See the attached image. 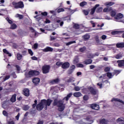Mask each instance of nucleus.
<instances>
[{"label":"nucleus","instance_id":"f257e3e1","mask_svg":"<svg viewBox=\"0 0 124 124\" xmlns=\"http://www.w3.org/2000/svg\"><path fill=\"white\" fill-rule=\"evenodd\" d=\"M72 96V93H70L67 95L66 96L64 97L62 100H60L59 101L58 99H55L53 103V106H57L58 107V110L60 112H62L65 108V104H63V100L64 99L66 101H68V99Z\"/></svg>","mask_w":124,"mask_h":124},{"label":"nucleus","instance_id":"f03ea898","mask_svg":"<svg viewBox=\"0 0 124 124\" xmlns=\"http://www.w3.org/2000/svg\"><path fill=\"white\" fill-rule=\"evenodd\" d=\"M52 100L45 99L42 100L41 102L36 106L37 110L41 111L45 107V110H47V106H50L52 103Z\"/></svg>","mask_w":124,"mask_h":124},{"label":"nucleus","instance_id":"7ed1b4c3","mask_svg":"<svg viewBox=\"0 0 124 124\" xmlns=\"http://www.w3.org/2000/svg\"><path fill=\"white\" fill-rule=\"evenodd\" d=\"M12 4L16 9L18 8H24V3L22 1H19L18 2H13Z\"/></svg>","mask_w":124,"mask_h":124},{"label":"nucleus","instance_id":"20e7f679","mask_svg":"<svg viewBox=\"0 0 124 124\" xmlns=\"http://www.w3.org/2000/svg\"><path fill=\"white\" fill-rule=\"evenodd\" d=\"M121 73V71L119 70H115L112 73H109V79H111V78H113V77L114 75H119Z\"/></svg>","mask_w":124,"mask_h":124},{"label":"nucleus","instance_id":"39448f33","mask_svg":"<svg viewBox=\"0 0 124 124\" xmlns=\"http://www.w3.org/2000/svg\"><path fill=\"white\" fill-rule=\"evenodd\" d=\"M50 70V66L45 65L42 67V71L44 74H46V73H49Z\"/></svg>","mask_w":124,"mask_h":124},{"label":"nucleus","instance_id":"423d86ee","mask_svg":"<svg viewBox=\"0 0 124 124\" xmlns=\"http://www.w3.org/2000/svg\"><path fill=\"white\" fill-rule=\"evenodd\" d=\"M89 92H90L91 93V94H94L95 95L96 93H97L98 91L96 90V89H93V87H89L88 88Z\"/></svg>","mask_w":124,"mask_h":124},{"label":"nucleus","instance_id":"0eeeda50","mask_svg":"<svg viewBox=\"0 0 124 124\" xmlns=\"http://www.w3.org/2000/svg\"><path fill=\"white\" fill-rule=\"evenodd\" d=\"M39 72L37 71H30L29 72V75L30 76H37V75H39Z\"/></svg>","mask_w":124,"mask_h":124},{"label":"nucleus","instance_id":"6e6552de","mask_svg":"<svg viewBox=\"0 0 124 124\" xmlns=\"http://www.w3.org/2000/svg\"><path fill=\"white\" fill-rule=\"evenodd\" d=\"M100 5H99V4H97L94 6V7H93V8L91 9L90 14L91 15H93V14H94V12H95V10L96 9V8H97V7H99Z\"/></svg>","mask_w":124,"mask_h":124},{"label":"nucleus","instance_id":"1a4fd4ad","mask_svg":"<svg viewBox=\"0 0 124 124\" xmlns=\"http://www.w3.org/2000/svg\"><path fill=\"white\" fill-rule=\"evenodd\" d=\"M111 101L112 102H113V101H115V102H120V103H122V104H123V105H124V101H123V100H121L120 99L113 98L111 99Z\"/></svg>","mask_w":124,"mask_h":124},{"label":"nucleus","instance_id":"9d476101","mask_svg":"<svg viewBox=\"0 0 124 124\" xmlns=\"http://www.w3.org/2000/svg\"><path fill=\"white\" fill-rule=\"evenodd\" d=\"M91 108L92 109H93V110H99V106L98 105L93 104L91 105Z\"/></svg>","mask_w":124,"mask_h":124},{"label":"nucleus","instance_id":"9b49d317","mask_svg":"<svg viewBox=\"0 0 124 124\" xmlns=\"http://www.w3.org/2000/svg\"><path fill=\"white\" fill-rule=\"evenodd\" d=\"M69 65H70L69 62H65L62 64V68H63L64 69H65L66 68H68V67H69Z\"/></svg>","mask_w":124,"mask_h":124},{"label":"nucleus","instance_id":"f8f14e48","mask_svg":"<svg viewBox=\"0 0 124 124\" xmlns=\"http://www.w3.org/2000/svg\"><path fill=\"white\" fill-rule=\"evenodd\" d=\"M53 48L50 47V46H47L45 49H43V52H53Z\"/></svg>","mask_w":124,"mask_h":124},{"label":"nucleus","instance_id":"ddd939ff","mask_svg":"<svg viewBox=\"0 0 124 124\" xmlns=\"http://www.w3.org/2000/svg\"><path fill=\"white\" fill-rule=\"evenodd\" d=\"M23 94L25 95V96H30V90L28 89H24L23 90Z\"/></svg>","mask_w":124,"mask_h":124},{"label":"nucleus","instance_id":"4468645a","mask_svg":"<svg viewBox=\"0 0 124 124\" xmlns=\"http://www.w3.org/2000/svg\"><path fill=\"white\" fill-rule=\"evenodd\" d=\"M33 83L35 84V85H38L39 84V82H40V79L38 78H35L33 79Z\"/></svg>","mask_w":124,"mask_h":124},{"label":"nucleus","instance_id":"2eb2a0df","mask_svg":"<svg viewBox=\"0 0 124 124\" xmlns=\"http://www.w3.org/2000/svg\"><path fill=\"white\" fill-rule=\"evenodd\" d=\"M124 17V15L121 13L118 14L114 17L115 20H120V19H122Z\"/></svg>","mask_w":124,"mask_h":124},{"label":"nucleus","instance_id":"dca6fc26","mask_svg":"<svg viewBox=\"0 0 124 124\" xmlns=\"http://www.w3.org/2000/svg\"><path fill=\"white\" fill-rule=\"evenodd\" d=\"M117 62L118 63L119 67L124 66V60H118Z\"/></svg>","mask_w":124,"mask_h":124},{"label":"nucleus","instance_id":"f3484780","mask_svg":"<svg viewBox=\"0 0 124 124\" xmlns=\"http://www.w3.org/2000/svg\"><path fill=\"white\" fill-rule=\"evenodd\" d=\"M117 48H124V42L116 44Z\"/></svg>","mask_w":124,"mask_h":124},{"label":"nucleus","instance_id":"a211bd4d","mask_svg":"<svg viewBox=\"0 0 124 124\" xmlns=\"http://www.w3.org/2000/svg\"><path fill=\"white\" fill-rule=\"evenodd\" d=\"M105 6H106V8H105L103 10V11L104 12H108L109 11V3L107 2L105 3Z\"/></svg>","mask_w":124,"mask_h":124},{"label":"nucleus","instance_id":"6ab92c4d","mask_svg":"<svg viewBox=\"0 0 124 124\" xmlns=\"http://www.w3.org/2000/svg\"><path fill=\"white\" fill-rule=\"evenodd\" d=\"M90 37H91V36L90 35H89V34H86L85 35L82 36V38L85 41L90 39Z\"/></svg>","mask_w":124,"mask_h":124},{"label":"nucleus","instance_id":"aec40b11","mask_svg":"<svg viewBox=\"0 0 124 124\" xmlns=\"http://www.w3.org/2000/svg\"><path fill=\"white\" fill-rule=\"evenodd\" d=\"M123 32H124V31H113L111 32V34H112V35H116V34L123 33Z\"/></svg>","mask_w":124,"mask_h":124},{"label":"nucleus","instance_id":"412c9836","mask_svg":"<svg viewBox=\"0 0 124 124\" xmlns=\"http://www.w3.org/2000/svg\"><path fill=\"white\" fill-rule=\"evenodd\" d=\"M73 95L75 97H80V96H82V93L80 92H76L74 93Z\"/></svg>","mask_w":124,"mask_h":124},{"label":"nucleus","instance_id":"4be33fe9","mask_svg":"<svg viewBox=\"0 0 124 124\" xmlns=\"http://www.w3.org/2000/svg\"><path fill=\"white\" fill-rule=\"evenodd\" d=\"M11 102L14 103L16 102V94H15L12 95V97L10 99Z\"/></svg>","mask_w":124,"mask_h":124},{"label":"nucleus","instance_id":"5701e85b","mask_svg":"<svg viewBox=\"0 0 124 124\" xmlns=\"http://www.w3.org/2000/svg\"><path fill=\"white\" fill-rule=\"evenodd\" d=\"M93 62V60L92 59L86 60L84 62L85 64H91Z\"/></svg>","mask_w":124,"mask_h":124},{"label":"nucleus","instance_id":"b1692460","mask_svg":"<svg viewBox=\"0 0 124 124\" xmlns=\"http://www.w3.org/2000/svg\"><path fill=\"white\" fill-rule=\"evenodd\" d=\"M100 123L102 124H108V120L105 119H103L100 121Z\"/></svg>","mask_w":124,"mask_h":124},{"label":"nucleus","instance_id":"393cba45","mask_svg":"<svg viewBox=\"0 0 124 124\" xmlns=\"http://www.w3.org/2000/svg\"><path fill=\"white\" fill-rule=\"evenodd\" d=\"M59 82H60V79H59V78H57L56 79H53L51 80L50 83L51 84H56V83H59Z\"/></svg>","mask_w":124,"mask_h":124},{"label":"nucleus","instance_id":"a878e982","mask_svg":"<svg viewBox=\"0 0 124 124\" xmlns=\"http://www.w3.org/2000/svg\"><path fill=\"white\" fill-rule=\"evenodd\" d=\"M3 52L4 53V54H6V55H8L9 57H11L12 55L6 50V49H3Z\"/></svg>","mask_w":124,"mask_h":124},{"label":"nucleus","instance_id":"bb28decb","mask_svg":"<svg viewBox=\"0 0 124 124\" xmlns=\"http://www.w3.org/2000/svg\"><path fill=\"white\" fill-rule=\"evenodd\" d=\"M15 17L16 18H19V19L21 20L24 18V16L17 14L15 16Z\"/></svg>","mask_w":124,"mask_h":124},{"label":"nucleus","instance_id":"cd10ccee","mask_svg":"<svg viewBox=\"0 0 124 124\" xmlns=\"http://www.w3.org/2000/svg\"><path fill=\"white\" fill-rule=\"evenodd\" d=\"M17 59L18 61L22 60V58H23V55L20 53H17L16 56Z\"/></svg>","mask_w":124,"mask_h":124},{"label":"nucleus","instance_id":"c85d7f7f","mask_svg":"<svg viewBox=\"0 0 124 124\" xmlns=\"http://www.w3.org/2000/svg\"><path fill=\"white\" fill-rule=\"evenodd\" d=\"M11 30H15L17 29V25L16 24H13L11 25L10 27Z\"/></svg>","mask_w":124,"mask_h":124},{"label":"nucleus","instance_id":"c756f323","mask_svg":"<svg viewBox=\"0 0 124 124\" xmlns=\"http://www.w3.org/2000/svg\"><path fill=\"white\" fill-rule=\"evenodd\" d=\"M22 109L24 111H28V110H29V109H30V106H29L28 105H25L23 107Z\"/></svg>","mask_w":124,"mask_h":124},{"label":"nucleus","instance_id":"7c9ffc66","mask_svg":"<svg viewBox=\"0 0 124 124\" xmlns=\"http://www.w3.org/2000/svg\"><path fill=\"white\" fill-rule=\"evenodd\" d=\"M76 43V41H70L68 43H66L65 44L66 46H69V45H71V44H75Z\"/></svg>","mask_w":124,"mask_h":124},{"label":"nucleus","instance_id":"2f4dec72","mask_svg":"<svg viewBox=\"0 0 124 124\" xmlns=\"http://www.w3.org/2000/svg\"><path fill=\"white\" fill-rule=\"evenodd\" d=\"M94 57H95L94 54H93L92 53L88 54L87 55V58L89 59H93Z\"/></svg>","mask_w":124,"mask_h":124},{"label":"nucleus","instance_id":"473e14b6","mask_svg":"<svg viewBox=\"0 0 124 124\" xmlns=\"http://www.w3.org/2000/svg\"><path fill=\"white\" fill-rule=\"evenodd\" d=\"M74 81H75V78H74L73 77L70 78H69V79L67 80V82H68V83L74 82Z\"/></svg>","mask_w":124,"mask_h":124},{"label":"nucleus","instance_id":"72a5a7b5","mask_svg":"<svg viewBox=\"0 0 124 124\" xmlns=\"http://www.w3.org/2000/svg\"><path fill=\"white\" fill-rule=\"evenodd\" d=\"M87 2H86V1H83V2H81L80 3L79 5H80V6H81V7H84L85 5H87Z\"/></svg>","mask_w":124,"mask_h":124},{"label":"nucleus","instance_id":"f704fd0d","mask_svg":"<svg viewBox=\"0 0 124 124\" xmlns=\"http://www.w3.org/2000/svg\"><path fill=\"white\" fill-rule=\"evenodd\" d=\"M73 28L74 29H76V30H78V29L80 28V25H79V24H74L73 25Z\"/></svg>","mask_w":124,"mask_h":124},{"label":"nucleus","instance_id":"c9c22d12","mask_svg":"<svg viewBox=\"0 0 124 124\" xmlns=\"http://www.w3.org/2000/svg\"><path fill=\"white\" fill-rule=\"evenodd\" d=\"M82 12H83L84 15L87 16V15H89V13H90V11L83 10H82Z\"/></svg>","mask_w":124,"mask_h":124},{"label":"nucleus","instance_id":"e433bc0d","mask_svg":"<svg viewBox=\"0 0 124 124\" xmlns=\"http://www.w3.org/2000/svg\"><path fill=\"white\" fill-rule=\"evenodd\" d=\"M102 10H103V8L99 7V8H97V9L96 10V12H97V13H99V12H101V11H102Z\"/></svg>","mask_w":124,"mask_h":124},{"label":"nucleus","instance_id":"4c0bfd02","mask_svg":"<svg viewBox=\"0 0 124 124\" xmlns=\"http://www.w3.org/2000/svg\"><path fill=\"white\" fill-rule=\"evenodd\" d=\"M114 57L115 59H117V60H119V59H121V58H122L123 56L122 55V54H118Z\"/></svg>","mask_w":124,"mask_h":124},{"label":"nucleus","instance_id":"58836bf2","mask_svg":"<svg viewBox=\"0 0 124 124\" xmlns=\"http://www.w3.org/2000/svg\"><path fill=\"white\" fill-rule=\"evenodd\" d=\"M110 16L111 17H115V16H116V11H112L110 12Z\"/></svg>","mask_w":124,"mask_h":124},{"label":"nucleus","instance_id":"ea45409f","mask_svg":"<svg viewBox=\"0 0 124 124\" xmlns=\"http://www.w3.org/2000/svg\"><path fill=\"white\" fill-rule=\"evenodd\" d=\"M94 39H95L96 43H99V37L98 36H95Z\"/></svg>","mask_w":124,"mask_h":124},{"label":"nucleus","instance_id":"a19ab883","mask_svg":"<svg viewBox=\"0 0 124 124\" xmlns=\"http://www.w3.org/2000/svg\"><path fill=\"white\" fill-rule=\"evenodd\" d=\"M74 89L76 92H79L81 90V88L78 86H75Z\"/></svg>","mask_w":124,"mask_h":124},{"label":"nucleus","instance_id":"79ce46f5","mask_svg":"<svg viewBox=\"0 0 124 124\" xmlns=\"http://www.w3.org/2000/svg\"><path fill=\"white\" fill-rule=\"evenodd\" d=\"M79 62V58H76L74 59L73 61V63H77Z\"/></svg>","mask_w":124,"mask_h":124},{"label":"nucleus","instance_id":"37998d69","mask_svg":"<svg viewBox=\"0 0 124 124\" xmlns=\"http://www.w3.org/2000/svg\"><path fill=\"white\" fill-rule=\"evenodd\" d=\"M64 12V9L63 8H60L58 9L57 10L58 13H61V12Z\"/></svg>","mask_w":124,"mask_h":124},{"label":"nucleus","instance_id":"c03bdc74","mask_svg":"<svg viewBox=\"0 0 124 124\" xmlns=\"http://www.w3.org/2000/svg\"><path fill=\"white\" fill-rule=\"evenodd\" d=\"M86 47L83 46V47L79 48V51L81 52H85V51H86Z\"/></svg>","mask_w":124,"mask_h":124},{"label":"nucleus","instance_id":"a18cd8bd","mask_svg":"<svg viewBox=\"0 0 124 124\" xmlns=\"http://www.w3.org/2000/svg\"><path fill=\"white\" fill-rule=\"evenodd\" d=\"M29 54L31 55V56H33V52L31 49H28Z\"/></svg>","mask_w":124,"mask_h":124},{"label":"nucleus","instance_id":"49530a36","mask_svg":"<svg viewBox=\"0 0 124 124\" xmlns=\"http://www.w3.org/2000/svg\"><path fill=\"white\" fill-rule=\"evenodd\" d=\"M2 114L4 116H5V117H7V116H8V113L5 110L3 111Z\"/></svg>","mask_w":124,"mask_h":124},{"label":"nucleus","instance_id":"de8ad7c7","mask_svg":"<svg viewBox=\"0 0 124 124\" xmlns=\"http://www.w3.org/2000/svg\"><path fill=\"white\" fill-rule=\"evenodd\" d=\"M56 65H58V66H60L61 65H62V62H58L56 63Z\"/></svg>","mask_w":124,"mask_h":124},{"label":"nucleus","instance_id":"09e8293b","mask_svg":"<svg viewBox=\"0 0 124 124\" xmlns=\"http://www.w3.org/2000/svg\"><path fill=\"white\" fill-rule=\"evenodd\" d=\"M41 15H43V16H47L48 15V13L46 12H42Z\"/></svg>","mask_w":124,"mask_h":124},{"label":"nucleus","instance_id":"8fccbe9b","mask_svg":"<svg viewBox=\"0 0 124 124\" xmlns=\"http://www.w3.org/2000/svg\"><path fill=\"white\" fill-rule=\"evenodd\" d=\"M37 103V100H35L34 101V104L32 105L33 108H35V107H36Z\"/></svg>","mask_w":124,"mask_h":124},{"label":"nucleus","instance_id":"3c124183","mask_svg":"<svg viewBox=\"0 0 124 124\" xmlns=\"http://www.w3.org/2000/svg\"><path fill=\"white\" fill-rule=\"evenodd\" d=\"M77 67H84V65L83 64L78 63L77 65Z\"/></svg>","mask_w":124,"mask_h":124},{"label":"nucleus","instance_id":"603ef678","mask_svg":"<svg viewBox=\"0 0 124 124\" xmlns=\"http://www.w3.org/2000/svg\"><path fill=\"white\" fill-rule=\"evenodd\" d=\"M101 38L103 40H105V39L107 38V36L105 35H103L101 36Z\"/></svg>","mask_w":124,"mask_h":124},{"label":"nucleus","instance_id":"864d4df0","mask_svg":"<svg viewBox=\"0 0 124 124\" xmlns=\"http://www.w3.org/2000/svg\"><path fill=\"white\" fill-rule=\"evenodd\" d=\"M53 46L55 47H60V44L58 43H54Z\"/></svg>","mask_w":124,"mask_h":124},{"label":"nucleus","instance_id":"5fc2aeb1","mask_svg":"<svg viewBox=\"0 0 124 124\" xmlns=\"http://www.w3.org/2000/svg\"><path fill=\"white\" fill-rule=\"evenodd\" d=\"M31 59L33 61H37V60H38L37 57H36L35 56H33V57H31Z\"/></svg>","mask_w":124,"mask_h":124},{"label":"nucleus","instance_id":"6e6d98bb","mask_svg":"<svg viewBox=\"0 0 124 124\" xmlns=\"http://www.w3.org/2000/svg\"><path fill=\"white\" fill-rule=\"evenodd\" d=\"M10 78V76H6L4 79V81H6V80H8Z\"/></svg>","mask_w":124,"mask_h":124},{"label":"nucleus","instance_id":"4d7b16f0","mask_svg":"<svg viewBox=\"0 0 124 124\" xmlns=\"http://www.w3.org/2000/svg\"><path fill=\"white\" fill-rule=\"evenodd\" d=\"M38 44H37L36 43L34 44V45H33L34 49H36L37 48H38Z\"/></svg>","mask_w":124,"mask_h":124},{"label":"nucleus","instance_id":"13d9d810","mask_svg":"<svg viewBox=\"0 0 124 124\" xmlns=\"http://www.w3.org/2000/svg\"><path fill=\"white\" fill-rule=\"evenodd\" d=\"M83 99L84 100H88V99H89V96H88L87 95L84 96Z\"/></svg>","mask_w":124,"mask_h":124},{"label":"nucleus","instance_id":"bf43d9fd","mask_svg":"<svg viewBox=\"0 0 124 124\" xmlns=\"http://www.w3.org/2000/svg\"><path fill=\"white\" fill-rule=\"evenodd\" d=\"M8 124H15V123H14V121H10L7 122Z\"/></svg>","mask_w":124,"mask_h":124},{"label":"nucleus","instance_id":"052dcab7","mask_svg":"<svg viewBox=\"0 0 124 124\" xmlns=\"http://www.w3.org/2000/svg\"><path fill=\"white\" fill-rule=\"evenodd\" d=\"M19 118H20V113H18L17 116H16V119L17 121H19Z\"/></svg>","mask_w":124,"mask_h":124},{"label":"nucleus","instance_id":"680f3d73","mask_svg":"<svg viewBox=\"0 0 124 124\" xmlns=\"http://www.w3.org/2000/svg\"><path fill=\"white\" fill-rule=\"evenodd\" d=\"M97 85L99 87L100 89H101L102 88V83H98L97 84Z\"/></svg>","mask_w":124,"mask_h":124},{"label":"nucleus","instance_id":"e2e57ef3","mask_svg":"<svg viewBox=\"0 0 124 124\" xmlns=\"http://www.w3.org/2000/svg\"><path fill=\"white\" fill-rule=\"evenodd\" d=\"M55 39H56V38H55V36H50V41H52V40H55Z\"/></svg>","mask_w":124,"mask_h":124},{"label":"nucleus","instance_id":"0e129e2a","mask_svg":"<svg viewBox=\"0 0 124 124\" xmlns=\"http://www.w3.org/2000/svg\"><path fill=\"white\" fill-rule=\"evenodd\" d=\"M6 20H7V21H8V23H9V24H12V21L10 19H9V18H6Z\"/></svg>","mask_w":124,"mask_h":124},{"label":"nucleus","instance_id":"69168bd1","mask_svg":"<svg viewBox=\"0 0 124 124\" xmlns=\"http://www.w3.org/2000/svg\"><path fill=\"white\" fill-rule=\"evenodd\" d=\"M115 4V2H109V6H112V5H114Z\"/></svg>","mask_w":124,"mask_h":124},{"label":"nucleus","instance_id":"338daca9","mask_svg":"<svg viewBox=\"0 0 124 124\" xmlns=\"http://www.w3.org/2000/svg\"><path fill=\"white\" fill-rule=\"evenodd\" d=\"M16 70L18 72V73H19V71H20V67L18 65L16 66Z\"/></svg>","mask_w":124,"mask_h":124},{"label":"nucleus","instance_id":"774afa93","mask_svg":"<svg viewBox=\"0 0 124 124\" xmlns=\"http://www.w3.org/2000/svg\"><path fill=\"white\" fill-rule=\"evenodd\" d=\"M43 121H39L37 124H43Z\"/></svg>","mask_w":124,"mask_h":124}]
</instances>
